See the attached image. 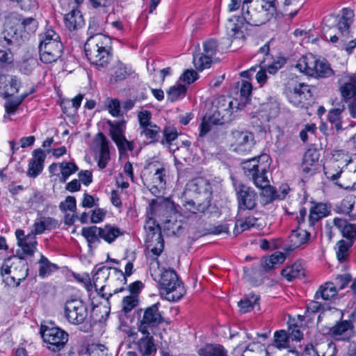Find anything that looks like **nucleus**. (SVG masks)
<instances>
[{"label":"nucleus","mask_w":356,"mask_h":356,"mask_svg":"<svg viewBox=\"0 0 356 356\" xmlns=\"http://www.w3.org/2000/svg\"><path fill=\"white\" fill-rule=\"evenodd\" d=\"M150 267V274L158 282L162 295L165 300L171 302L179 300L185 294L186 290L182 282L179 279L176 271L172 268L162 269L157 273Z\"/></svg>","instance_id":"obj_1"},{"label":"nucleus","mask_w":356,"mask_h":356,"mask_svg":"<svg viewBox=\"0 0 356 356\" xmlns=\"http://www.w3.org/2000/svg\"><path fill=\"white\" fill-rule=\"evenodd\" d=\"M111 40L105 35H97L88 37L84 51L91 64L99 67H106L111 59Z\"/></svg>","instance_id":"obj_2"},{"label":"nucleus","mask_w":356,"mask_h":356,"mask_svg":"<svg viewBox=\"0 0 356 356\" xmlns=\"http://www.w3.org/2000/svg\"><path fill=\"white\" fill-rule=\"evenodd\" d=\"M273 13L261 8L260 10L257 8L250 10L247 7L244 10V6L242 7V17H238L236 23L232 19H230L226 24L227 34L231 38H241L244 37L243 26L244 21L246 24L251 26H259L264 24L270 18V15Z\"/></svg>","instance_id":"obj_3"},{"label":"nucleus","mask_w":356,"mask_h":356,"mask_svg":"<svg viewBox=\"0 0 356 356\" xmlns=\"http://www.w3.org/2000/svg\"><path fill=\"white\" fill-rule=\"evenodd\" d=\"M28 263L19 252L17 255L4 260L0 269L3 281L12 287L19 286L28 276Z\"/></svg>","instance_id":"obj_4"},{"label":"nucleus","mask_w":356,"mask_h":356,"mask_svg":"<svg viewBox=\"0 0 356 356\" xmlns=\"http://www.w3.org/2000/svg\"><path fill=\"white\" fill-rule=\"evenodd\" d=\"M295 67L300 72L316 79L330 78L334 74V70L326 59L312 54L302 56Z\"/></svg>","instance_id":"obj_5"},{"label":"nucleus","mask_w":356,"mask_h":356,"mask_svg":"<svg viewBox=\"0 0 356 356\" xmlns=\"http://www.w3.org/2000/svg\"><path fill=\"white\" fill-rule=\"evenodd\" d=\"M141 177L145 186L156 197L161 195L165 186L166 170L161 163L152 161L144 168Z\"/></svg>","instance_id":"obj_6"},{"label":"nucleus","mask_w":356,"mask_h":356,"mask_svg":"<svg viewBox=\"0 0 356 356\" xmlns=\"http://www.w3.org/2000/svg\"><path fill=\"white\" fill-rule=\"evenodd\" d=\"M40 334L47 348L54 353L63 350L68 341L67 332L55 326L51 322L41 325Z\"/></svg>","instance_id":"obj_7"},{"label":"nucleus","mask_w":356,"mask_h":356,"mask_svg":"<svg viewBox=\"0 0 356 356\" xmlns=\"http://www.w3.org/2000/svg\"><path fill=\"white\" fill-rule=\"evenodd\" d=\"M160 303L156 302L138 312V329L142 334H155L158 326L164 318L159 311Z\"/></svg>","instance_id":"obj_8"},{"label":"nucleus","mask_w":356,"mask_h":356,"mask_svg":"<svg viewBox=\"0 0 356 356\" xmlns=\"http://www.w3.org/2000/svg\"><path fill=\"white\" fill-rule=\"evenodd\" d=\"M260 159L261 156L254 157L242 163L244 174L257 188L267 186L270 183L268 175V164L260 162Z\"/></svg>","instance_id":"obj_9"},{"label":"nucleus","mask_w":356,"mask_h":356,"mask_svg":"<svg viewBox=\"0 0 356 356\" xmlns=\"http://www.w3.org/2000/svg\"><path fill=\"white\" fill-rule=\"evenodd\" d=\"M38 28V22L33 17H26L22 20L17 27L6 28L4 39L8 44H19L24 40L28 39Z\"/></svg>","instance_id":"obj_10"},{"label":"nucleus","mask_w":356,"mask_h":356,"mask_svg":"<svg viewBox=\"0 0 356 356\" xmlns=\"http://www.w3.org/2000/svg\"><path fill=\"white\" fill-rule=\"evenodd\" d=\"M147 236L145 245L147 249L155 257L156 266L159 267L157 258L163 252L164 249V240L161 234V230L159 225L154 222L148 221L145 225Z\"/></svg>","instance_id":"obj_11"},{"label":"nucleus","mask_w":356,"mask_h":356,"mask_svg":"<svg viewBox=\"0 0 356 356\" xmlns=\"http://www.w3.org/2000/svg\"><path fill=\"white\" fill-rule=\"evenodd\" d=\"M306 216V209H300L299 215L297 216L298 226L291 232L289 237V248L291 250L307 243L310 240L312 230L314 229V227L309 228L308 223L305 220Z\"/></svg>","instance_id":"obj_12"},{"label":"nucleus","mask_w":356,"mask_h":356,"mask_svg":"<svg viewBox=\"0 0 356 356\" xmlns=\"http://www.w3.org/2000/svg\"><path fill=\"white\" fill-rule=\"evenodd\" d=\"M238 204V215L245 210L254 209L257 204V194L250 186L241 182L234 184Z\"/></svg>","instance_id":"obj_13"},{"label":"nucleus","mask_w":356,"mask_h":356,"mask_svg":"<svg viewBox=\"0 0 356 356\" xmlns=\"http://www.w3.org/2000/svg\"><path fill=\"white\" fill-rule=\"evenodd\" d=\"M339 89L342 99L345 102L353 99L348 106L350 115L356 119V77L344 76L339 79Z\"/></svg>","instance_id":"obj_14"},{"label":"nucleus","mask_w":356,"mask_h":356,"mask_svg":"<svg viewBox=\"0 0 356 356\" xmlns=\"http://www.w3.org/2000/svg\"><path fill=\"white\" fill-rule=\"evenodd\" d=\"M88 314L87 307L81 300L71 299L65 302L64 315L70 323L81 324L86 319Z\"/></svg>","instance_id":"obj_15"},{"label":"nucleus","mask_w":356,"mask_h":356,"mask_svg":"<svg viewBox=\"0 0 356 356\" xmlns=\"http://www.w3.org/2000/svg\"><path fill=\"white\" fill-rule=\"evenodd\" d=\"M231 137V147L238 154L250 152L254 146V135L248 131H233Z\"/></svg>","instance_id":"obj_16"},{"label":"nucleus","mask_w":356,"mask_h":356,"mask_svg":"<svg viewBox=\"0 0 356 356\" xmlns=\"http://www.w3.org/2000/svg\"><path fill=\"white\" fill-rule=\"evenodd\" d=\"M354 325L346 320L337 322L329 329L327 334L335 341H348L354 335Z\"/></svg>","instance_id":"obj_17"},{"label":"nucleus","mask_w":356,"mask_h":356,"mask_svg":"<svg viewBox=\"0 0 356 356\" xmlns=\"http://www.w3.org/2000/svg\"><path fill=\"white\" fill-rule=\"evenodd\" d=\"M40 58L44 63L56 62L62 55L63 44L60 41H54L51 43H45L39 46Z\"/></svg>","instance_id":"obj_18"},{"label":"nucleus","mask_w":356,"mask_h":356,"mask_svg":"<svg viewBox=\"0 0 356 356\" xmlns=\"http://www.w3.org/2000/svg\"><path fill=\"white\" fill-rule=\"evenodd\" d=\"M15 236L17 245L21 248L23 254L27 256H32L37 249V241L33 234H24L22 229H17Z\"/></svg>","instance_id":"obj_19"},{"label":"nucleus","mask_w":356,"mask_h":356,"mask_svg":"<svg viewBox=\"0 0 356 356\" xmlns=\"http://www.w3.org/2000/svg\"><path fill=\"white\" fill-rule=\"evenodd\" d=\"M186 188L197 195H202L204 201H209L210 204L212 191L211 184L207 179L202 177L194 179L186 185Z\"/></svg>","instance_id":"obj_20"},{"label":"nucleus","mask_w":356,"mask_h":356,"mask_svg":"<svg viewBox=\"0 0 356 356\" xmlns=\"http://www.w3.org/2000/svg\"><path fill=\"white\" fill-rule=\"evenodd\" d=\"M46 158V154L41 149H36L32 153V159L29 162L27 175L35 178L43 170L44 161Z\"/></svg>","instance_id":"obj_21"},{"label":"nucleus","mask_w":356,"mask_h":356,"mask_svg":"<svg viewBox=\"0 0 356 356\" xmlns=\"http://www.w3.org/2000/svg\"><path fill=\"white\" fill-rule=\"evenodd\" d=\"M109 270L110 268L102 266L96 270V272L92 276V281L95 291H97L102 298H104L106 300H108V298L112 296V293H111L108 296H107L106 293H102L105 288V285L104 284L109 276Z\"/></svg>","instance_id":"obj_22"},{"label":"nucleus","mask_w":356,"mask_h":356,"mask_svg":"<svg viewBox=\"0 0 356 356\" xmlns=\"http://www.w3.org/2000/svg\"><path fill=\"white\" fill-rule=\"evenodd\" d=\"M330 213V208L327 204L318 203L310 209L307 221L309 228L314 227L315 224L322 218L327 216Z\"/></svg>","instance_id":"obj_23"},{"label":"nucleus","mask_w":356,"mask_h":356,"mask_svg":"<svg viewBox=\"0 0 356 356\" xmlns=\"http://www.w3.org/2000/svg\"><path fill=\"white\" fill-rule=\"evenodd\" d=\"M209 201L196 204L193 200L186 201L181 207V215L186 218H191L193 215L204 213L209 207Z\"/></svg>","instance_id":"obj_24"},{"label":"nucleus","mask_w":356,"mask_h":356,"mask_svg":"<svg viewBox=\"0 0 356 356\" xmlns=\"http://www.w3.org/2000/svg\"><path fill=\"white\" fill-rule=\"evenodd\" d=\"M58 226V221L48 216H40L35 219L33 225V229L31 234L34 236L41 234L46 230L55 229Z\"/></svg>","instance_id":"obj_25"},{"label":"nucleus","mask_w":356,"mask_h":356,"mask_svg":"<svg viewBox=\"0 0 356 356\" xmlns=\"http://www.w3.org/2000/svg\"><path fill=\"white\" fill-rule=\"evenodd\" d=\"M354 12L352 9L345 8L342 9V16L337 23L338 30L343 36H348L350 32V26L353 24Z\"/></svg>","instance_id":"obj_26"},{"label":"nucleus","mask_w":356,"mask_h":356,"mask_svg":"<svg viewBox=\"0 0 356 356\" xmlns=\"http://www.w3.org/2000/svg\"><path fill=\"white\" fill-rule=\"evenodd\" d=\"M3 79H6V77L5 76L0 77V90L3 97L6 99L18 92L20 87V82L16 76H11L9 79L7 80L8 83L5 84L3 81Z\"/></svg>","instance_id":"obj_27"},{"label":"nucleus","mask_w":356,"mask_h":356,"mask_svg":"<svg viewBox=\"0 0 356 356\" xmlns=\"http://www.w3.org/2000/svg\"><path fill=\"white\" fill-rule=\"evenodd\" d=\"M333 222L344 238L349 239L350 241L356 239V229L353 224H350L346 220L340 218H335Z\"/></svg>","instance_id":"obj_28"},{"label":"nucleus","mask_w":356,"mask_h":356,"mask_svg":"<svg viewBox=\"0 0 356 356\" xmlns=\"http://www.w3.org/2000/svg\"><path fill=\"white\" fill-rule=\"evenodd\" d=\"M137 343L138 349L143 355H149L156 352V346L154 342L153 334H143Z\"/></svg>","instance_id":"obj_29"},{"label":"nucleus","mask_w":356,"mask_h":356,"mask_svg":"<svg viewBox=\"0 0 356 356\" xmlns=\"http://www.w3.org/2000/svg\"><path fill=\"white\" fill-rule=\"evenodd\" d=\"M65 24L70 31H74L83 25V19L80 11L72 9L65 15Z\"/></svg>","instance_id":"obj_30"},{"label":"nucleus","mask_w":356,"mask_h":356,"mask_svg":"<svg viewBox=\"0 0 356 356\" xmlns=\"http://www.w3.org/2000/svg\"><path fill=\"white\" fill-rule=\"evenodd\" d=\"M337 286L332 282H327L322 284L316 292L315 298L329 300L334 298L337 294Z\"/></svg>","instance_id":"obj_31"},{"label":"nucleus","mask_w":356,"mask_h":356,"mask_svg":"<svg viewBox=\"0 0 356 356\" xmlns=\"http://www.w3.org/2000/svg\"><path fill=\"white\" fill-rule=\"evenodd\" d=\"M281 274L283 277H286L288 281H291L293 279L304 277L305 268L300 262H296L284 268Z\"/></svg>","instance_id":"obj_32"},{"label":"nucleus","mask_w":356,"mask_h":356,"mask_svg":"<svg viewBox=\"0 0 356 356\" xmlns=\"http://www.w3.org/2000/svg\"><path fill=\"white\" fill-rule=\"evenodd\" d=\"M99 135L101 137V143L97 165L100 169H104L111 159L108 141L102 133H99Z\"/></svg>","instance_id":"obj_33"},{"label":"nucleus","mask_w":356,"mask_h":356,"mask_svg":"<svg viewBox=\"0 0 356 356\" xmlns=\"http://www.w3.org/2000/svg\"><path fill=\"white\" fill-rule=\"evenodd\" d=\"M108 124L109 126L111 137L114 143L125 136V120L108 121Z\"/></svg>","instance_id":"obj_34"},{"label":"nucleus","mask_w":356,"mask_h":356,"mask_svg":"<svg viewBox=\"0 0 356 356\" xmlns=\"http://www.w3.org/2000/svg\"><path fill=\"white\" fill-rule=\"evenodd\" d=\"M81 234L86 239L90 248H92L99 243L101 238L100 227L97 226L83 227L81 230Z\"/></svg>","instance_id":"obj_35"},{"label":"nucleus","mask_w":356,"mask_h":356,"mask_svg":"<svg viewBox=\"0 0 356 356\" xmlns=\"http://www.w3.org/2000/svg\"><path fill=\"white\" fill-rule=\"evenodd\" d=\"M101 238L108 243L113 242L118 236H122L124 232L115 226L106 225L100 227Z\"/></svg>","instance_id":"obj_36"},{"label":"nucleus","mask_w":356,"mask_h":356,"mask_svg":"<svg viewBox=\"0 0 356 356\" xmlns=\"http://www.w3.org/2000/svg\"><path fill=\"white\" fill-rule=\"evenodd\" d=\"M197 353L200 356H227V350L220 344H207Z\"/></svg>","instance_id":"obj_37"},{"label":"nucleus","mask_w":356,"mask_h":356,"mask_svg":"<svg viewBox=\"0 0 356 356\" xmlns=\"http://www.w3.org/2000/svg\"><path fill=\"white\" fill-rule=\"evenodd\" d=\"M233 102L230 97L220 96L216 102V112L223 118L226 115H230L232 113Z\"/></svg>","instance_id":"obj_38"},{"label":"nucleus","mask_w":356,"mask_h":356,"mask_svg":"<svg viewBox=\"0 0 356 356\" xmlns=\"http://www.w3.org/2000/svg\"><path fill=\"white\" fill-rule=\"evenodd\" d=\"M257 221V218L251 216L245 218H238L235 222L234 233L237 235L250 229L256 225Z\"/></svg>","instance_id":"obj_39"},{"label":"nucleus","mask_w":356,"mask_h":356,"mask_svg":"<svg viewBox=\"0 0 356 356\" xmlns=\"http://www.w3.org/2000/svg\"><path fill=\"white\" fill-rule=\"evenodd\" d=\"M129 74L127 67L121 62L116 63L113 67V72L111 74L110 82L115 83L118 81H122Z\"/></svg>","instance_id":"obj_40"},{"label":"nucleus","mask_w":356,"mask_h":356,"mask_svg":"<svg viewBox=\"0 0 356 356\" xmlns=\"http://www.w3.org/2000/svg\"><path fill=\"white\" fill-rule=\"evenodd\" d=\"M39 264V270L38 274L41 277H44L49 275H50L53 271L58 269V266L51 263L47 257L44 255L41 254L40 259L38 261Z\"/></svg>","instance_id":"obj_41"},{"label":"nucleus","mask_w":356,"mask_h":356,"mask_svg":"<svg viewBox=\"0 0 356 356\" xmlns=\"http://www.w3.org/2000/svg\"><path fill=\"white\" fill-rule=\"evenodd\" d=\"M259 298L256 295H249L245 296L243 299L238 302L240 307V311L242 313H247L250 312L254 307L258 304Z\"/></svg>","instance_id":"obj_42"},{"label":"nucleus","mask_w":356,"mask_h":356,"mask_svg":"<svg viewBox=\"0 0 356 356\" xmlns=\"http://www.w3.org/2000/svg\"><path fill=\"white\" fill-rule=\"evenodd\" d=\"M61 173L60 181L65 183L68 177L75 173L78 170L77 165L73 162H62L59 164Z\"/></svg>","instance_id":"obj_43"},{"label":"nucleus","mask_w":356,"mask_h":356,"mask_svg":"<svg viewBox=\"0 0 356 356\" xmlns=\"http://www.w3.org/2000/svg\"><path fill=\"white\" fill-rule=\"evenodd\" d=\"M186 92V87L181 83H177L170 88L167 92L168 99L171 102H175L182 99Z\"/></svg>","instance_id":"obj_44"},{"label":"nucleus","mask_w":356,"mask_h":356,"mask_svg":"<svg viewBox=\"0 0 356 356\" xmlns=\"http://www.w3.org/2000/svg\"><path fill=\"white\" fill-rule=\"evenodd\" d=\"M289 337L286 331L279 330L274 334L273 346L278 349L285 348L289 346Z\"/></svg>","instance_id":"obj_45"},{"label":"nucleus","mask_w":356,"mask_h":356,"mask_svg":"<svg viewBox=\"0 0 356 356\" xmlns=\"http://www.w3.org/2000/svg\"><path fill=\"white\" fill-rule=\"evenodd\" d=\"M325 175L327 178L332 181L337 180L342 172V168L339 166L337 160H334L330 165L324 168Z\"/></svg>","instance_id":"obj_46"},{"label":"nucleus","mask_w":356,"mask_h":356,"mask_svg":"<svg viewBox=\"0 0 356 356\" xmlns=\"http://www.w3.org/2000/svg\"><path fill=\"white\" fill-rule=\"evenodd\" d=\"M193 63L195 68L199 71H202L209 68L211 63V58L205 54H197L193 56Z\"/></svg>","instance_id":"obj_47"},{"label":"nucleus","mask_w":356,"mask_h":356,"mask_svg":"<svg viewBox=\"0 0 356 356\" xmlns=\"http://www.w3.org/2000/svg\"><path fill=\"white\" fill-rule=\"evenodd\" d=\"M160 127L155 124L142 129L140 132L141 136H144L145 138L149 140V143H156L157 141V136L160 132Z\"/></svg>","instance_id":"obj_48"},{"label":"nucleus","mask_w":356,"mask_h":356,"mask_svg":"<svg viewBox=\"0 0 356 356\" xmlns=\"http://www.w3.org/2000/svg\"><path fill=\"white\" fill-rule=\"evenodd\" d=\"M355 197L353 195L346 196L341 202L339 210L345 214H349L356 209Z\"/></svg>","instance_id":"obj_49"},{"label":"nucleus","mask_w":356,"mask_h":356,"mask_svg":"<svg viewBox=\"0 0 356 356\" xmlns=\"http://www.w3.org/2000/svg\"><path fill=\"white\" fill-rule=\"evenodd\" d=\"M353 245V241L346 242L345 241H340L338 242V250L337 251V257L339 261L343 262L346 261L348 257V250Z\"/></svg>","instance_id":"obj_50"},{"label":"nucleus","mask_w":356,"mask_h":356,"mask_svg":"<svg viewBox=\"0 0 356 356\" xmlns=\"http://www.w3.org/2000/svg\"><path fill=\"white\" fill-rule=\"evenodd\" d=\"M343 111L342 108H332L330 110L327 119L330 123L334 124L337 130L341 129V115Z\"/></svg>","instance_id":"obj_51"},{"label":"nucleus","mask_w":356,"mask_h":356,"mask_svg":"<svg viewBox=\"0 0 356 356\" xmlns=\"http://www.w3.org/2000/svg\"><path fill=\"white\" fill-rule=\"evenodd\" d=\"M178 134V131L175 127L170 126L165 127L163 129L164 139H163L161 143L163 145H170L177 138Z\"/></svg>","instance_id":"obj_52"},{"label":"nucleus","mask_w":356,"mask_h":356,"mask_svg":"<svg viewBox=\"0 0 356 356\" xmlns=\"http://www.w3.org/2000/svg\"><path fill=\"white\" fill-rule=\"evenodd\" d=\"M54 41H60L59 35L51 29H47L41 35V41L39 46H43L45 43H51Z\"/></svg>","instance_id":"obj_53"},{"label":"nucleus","mask_w":356,"mask_h":356,"mask_svg":"<svg viewBox=\"0 0 356 356\" xmlns=\"http://www.w3.org/2000/svg\"><path fill=\"white\" fill-rule=\"evenodd\" d=\"M138 302V299L136 296L130 295L124 297L122 300V311L124 313H129L131 312Z\"/></svg>","instance_id":"obj_54"},{"label":"nucleus","mask_w":356,"mask_h":356,"mask_svg":"<svg viewBox=\"0 0 356 356\" xmlns=\"http://www.w3.org/2000/svg\"><path fill=\"white\" fill-rule=\"evenodd\" d=\"M352 277L349 273H345L343 275H338L334 279V286H337V291L345 289L348 284L350 282Z\"/></svg>","instance_id":"obj_55"},{"label":"nucleus","mask_w":356,"mask_h":356,"mask_svg":"<svg viewBox=\"0 0 356 356\" xmlns=\"http://www.w3.org/2000/svg\"><path fill=\"white\" fill-rule=\"evenodd\" d=\"M258 188L261 189L260 194L266 199V202H270L275 199V190L274 187L270 186V182L268 183L267 186H260Z\"/></svg>","instance_id":"obj_56"},{"label":"nucleus","mask_w":356,"mask_h":356,"mask_svg":"<svg viewBox=\"0 0 356 356\" xmlns=\"http://www.w3.org/2000/svg\"><path fill=\"white\" fill-rule=\"evenodd\" d=\"M319 159V152L316 149H307L303 156L302 161L316 165Z\"/></svg>","instance_id":"obj_57"},{"label":"nucleus","mask_w":356,"mask_h":356,"mask_svg":"<svg viewBox=\"0 0 356 356\" xmlns=\"http://www.w3.org/2000/svg\"><path fill=\"white\" fill-rule=\"evenodd\" d=\"M76 208V199L73 196H67L65 201L61 202L59 204V209L62 211H74Z\"/></svg>","instance_id":"obj_58"},{"label":"nucleus","mask_w":356,"mask_h":356,"mask_svg":"<svg viewBox=\"0 0 356 356\" xmlns=\"http://www.w3.org/2000/svg\"><path fill=\"white\" fill-rule=\"evenodd\" d=\"M115 143L120 154L125 153L127 151H132L134 149V142L127 140L125 136L115 142Z\"/></svg>","instance_id":"obj_59"},{"label":"nucleus","mask_w":356,"mask_h":356,"mask_svg":"<svg viewBox=\"0 0 356 356\" xmlns=\"http://www.w3.org/2000/svg\"><path fill=\"white\" fill-rule=\"evenodd\" d=\"M22 103L17 97L15 98H6L5 103L6 112L8 115H13L15 113L18 107Z\"/></svg>","instance_id":"obj_60"},{"label":"nucleus","mask_w":356,"mask_h":356,"mask_svg":"<svg viewBox=\"0 0 356 356\" xmlns=\"http://www.w3.org/2000/svg\"><path fill=\"white\" fill-rule=\"evenodd\" d=\"M204 54L212 58L216 53L218 42L214 39H209L204 42Z\"/></svg>","instance_id":"obj_61"},{"label":"nucleus","mask_w":356,"mask_h":356,"mask_svg":"<svg viewBox=\"0 0 356 356\" xmlns=\"http://www.w3.org/2000/svg\"><path fill=\"white\" fill-rule=\"evenodd\" d=\"M138 120L141 129L153 124L151 122L152 114L148 111H142L138 113Z\"/></svg>","instance_id":"obj_62"},{"label":"nucleus","mask_w":356,"mask_h":356,"mask_svg":"<svg viewBox=\"0 0 356 356\" xmlns=\"http://www.w3.org/2000/svg\"><path fill=\"white\" fill-rule=\"evenodd\" d=\"M316 126L315 124H307L300 132V138L301 140L306 143L308 140L309 135H313L316 131Z\"/></svg>","instance_id":"obj_63"},{"label":"nucleus","mask_w":356,"mask_h":356,"mask_svg":"<svg viewBox=\"0 0 356 356\" xmlns=\"http://www.w3.org/2000/svg\"><path fill=\"white\" fill-rule=\"evenodd\" d=\"M107 108L112 116L118 117L120 115V102L118 99H108Z\"/></svg>","instance_id":"obj_64"}]
</instances>
